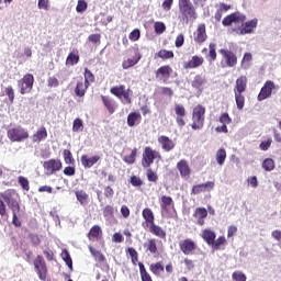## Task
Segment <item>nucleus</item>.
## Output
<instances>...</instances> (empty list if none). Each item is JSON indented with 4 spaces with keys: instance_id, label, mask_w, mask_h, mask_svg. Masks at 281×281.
I'll list each match as a JSON object with an SVG mask.
<instances>
[{
    "instance_id": "nucleus-19",
    "label": "nucleus",
    "mask_w": 281,
    "mask_h": 281,
    "mask_svg": "<svg viewBox=\"0 0 281 281\" xmlns=\"http://www.w3.org/2000/svg\"><path fill=\"white\" fill-rule=\"evenodd\" d=\"M158 143L161 145L162 150L166 153H170V150L175 149V142L168 136H160L158 138Z\"/></svg>"
},
{
    "instance_id": "nucleus-37",
    "label": "nucleus",
    "mask_w": 281,
    "mask_h": 281,
    "mask_svg": "<svg viewBox=\"0 0 281 281\" xmlns=\"http://www.w3.org/2000/svg\"><path fill=\"white\" fill-rule=\"evenodd\" d=\"M85 131V123L81 119H75L72 122V133H82Z\"/></svg>"
},
{
    "instance_id": "nucleus-60",
    "label": "nucleus",
    "mask_w": 281,
    "mask_h": 281,
    "mask_svg": "<svg viewBox=\"0 0 281 281\" xmlns=\"http://www.w3.org/2000/svg\"><path fill=\"white\" fill-rule=\"evenodd\" d=\"M247 183L248 186H251V188H258V177L256 176L248 177Z\"/></svg>"
},
{
    "instance_id": "nucleus-35",
    "label": "nucleus",
    "mask_w": 281,
    "mask_h": 281,
    "mask_svg": "<svg viewBox=\"0 0 281 281\" xmlns=\"http://www.w3.org/2000/svg\"><path fill=\"white\" fill-rule=\"evenodd\" d=\"M79 60L80 56L78 54L70 53L66 58V65L68 67H74V65H78Z\"/></svg>"
},
{
    "instance_id": "nucleus-26",
    "label": "nucleus",
    "mask_w": 281,
    "mask_h": 281,
    "mask_svg": "<svg viewBox=\"0 0 281 281\" xmlns=\"http://www.w3.org/2000/svg\"><path fill=\"white\" fill-rule=\"evenodd\" d=\"M43 139H47V130L45 127H40L33 135V142L41 144Z\"/></svg>"
},
{
    "instance_id": "nucleus-31",
    "label": "nucleus",
    "mask_w": 281,
    "mask_h": 281,
    "mask_svg": "<svg viewBox=\"0 0 281 281\" xmlns=\"http://www.w3.org/2000/svg\"><path fill=\"white\" fill-rule=\"evenodd\" d=\"M125 91H126V86L124 85L114 86L110 89V93L119 98V100H122V95Z\"/></svg>"
},
{
    "instance_id": "nucleus-22",
    "label": "nucleus",
    "mask_w": 281,
    "mask_h": 281,
    "mask_svg": "<svg viewBox=\"0 0 281 281\" xmlns=\"http://www.w3.org/2000/svg\"><path fill=\"white\" fill-rule=\"evenodd\" d=\"M207 190H214V182L207 181L206 183L196 184L192 188V194H201Z\"/></svg>"
},
{
    "instance_id": "nucleus-41",
    "label": "nucleus",
    "mask_w": 281,
    "mask_h": 281,
    "mask_svg": "<svg viewBox=\"0 0 281 281\" xmlns=\"http://www.w3.org/2000/svg\"><path fill=\"white\" fill-rule=\"evenodd\" d=\"M89 251H90L91 256H93V258H95V260H98V262H104L105 258H104V255H102V252H100L99 250H95L91 246H89Z\"/></svg>"
},
{
    "instance_id": "nucleus-15",
    "label": "nucleus",
    "mask_w": 281,
    "mask_h": 281,
    "mask_svg": "<svg viewBox=\"0 0 281 281\" xmlns=\"http://www.w3.org/2000/svg\"><path fill=\"white\" fill-rule=\"evenodd\" d=\"M180 250L184 256H192L196 251V243L192 239H184L180 241Z\"/></svg>"
},
{
    "instance_id": "nucleus-27",
    "label": "nucleus",
    "mask_w": 281,
    "mask_h": 281,
    "mask_svg": "<svg viewBox=\"0 0 281 281\" xmlns=\"http://www.w3.org/2000/svg\"><path fill=\"white\" fill-rule=\"evenodd\" d=\"M149 232L158 238H166V231L162 229L160 226H157V224L155 223L149 225Z\"/></svg>"
},
{
    "instance_id": "nucleus-20",
    "label": "nucleus",
    "mask_w": 281,
    "mask_h": 281,
    "mask_svg": "<svg viewBox=\"0 0 281 281\" xmlns=\"http://www.w3.org/2000/svg\"><path fill=\"white\" fill-rule=\"evenodd\" d=\"M170 74H172V68H170V66H162L157 69L156 78L166 82L168 78H170Z\"/></svg>"
},
{
    "instance_id": "nucleus-34",
    "label": "nucleus",
    "mask_w": 281,
    "mask_h": 281,
    "mask_svg": "<svg viewBox=\"0 0 281 281\" xmlns=\"http://www.w3.org/2000/svg\"><path fill=\"white\" fill-rule=\"evenodd\" d=\"M215 159L218 166H223V164H225V159H227V151H225L224 148L218 149L215 154Z\"/></svg>"
},
{
    "instance_id": "nucleus-51",
    "label": "nucleus",
    "mask_w": 281,
    "mask_h": 281,
    "mask_svg": "<svg viewBox=\"0 0 281 281\" xmlns=\"http://www.w3.org/2000/svg\"><path fill=\"white\" fill-rule=\"evenodd\" d=\"M224 244H225V237L221 236L216 240H213V243L211 245H212L213 249L215 251H217V249H220L221 245H224Z\"/></svg>"
},
{
    "instance_id": "nucleus-55",
    "label": "nucleus",
    "mask_w": 281,
    "mask_h": 281,
    "mask_svg": "<svg viewBox=\"0 0 281 281\" xmlns=\"http://www.w3.org/2000/svg\"><path fill=\"white\" fill-rule=\"evenodd\" d=\"M175 111L178 117H186V108L183 105L176 104Z\"/></svg>"
},
{
    "instance_id": "nucleus-23",
    "label": "nucleus",
    "mask_w": 281,
    "mask_h": 281,
    "mask_svg": "<svg viewBox=\"0 0 281 281\" xmlns=\"http://www.w3.org/2000/svg\"><path fill=\"white\" fill-rule=\"evenodd\" d=\"M101 98L105 109L111 115H113V113H115V110L117 109V103L115 102V100L104 95H102Z\"/></svg>"
},
{
    "instance_id": "nucleus-24",
    "label": "nucleus",
    "mask_w": 281,
    "mask_h": 281,
    "mask_svg": "<svg viewBox=\"0 0 281 281\" xmlns=\"http://www.w3.org/2000/svg\"><path fill=\"white\" fill-rule=\"evenodd\" d=\"M142 60V55L138 52L135 53V57L125 59L122 64L123 69H131V67H135L137 63Z\"/></svg>"
},
{
    "instance_id": "nucleus-11",
    "label": "nucleus",
    "mask_w": 281,
    "mask_h": 281,
    "mask_svg": "<svg viewBox=\"0 0 281 281\" xmlns=\"http://www.w3.org/2000/svg\"><path fill=\"white\" fill-rule=\"evenodd\" d=\"M179 10L186 19H192L194 16V5L190 0H179Z\"/></svg>"
},
{
    "instance_id": "nucleus-2",
    "label": "nucleus",
    "mask_w": 281,
    "mask_h": 281,
    "mask_svg": "<svg viewBox=\"0 0 281 281\" xmlns=\"http://www.w3.org/2000/svg\"><path fill=\"white\" fill-rule=\"evenodd\" d=\"M247 89V78L245 76H240L235 83L234 93H235V102L238 111H243L245 106V93Z\"/></svg>"
},
{
    "instance_id": "nucleus-5",
    "label": "nucleus",
    "mask_w": 281,
    "mask_h": 281,
    "mask_svg": "<svg viewBox=\"0 0 281 281\" xmlns=\"http://www.w3.org/2000/svg\"><path fill=\"white\" fill-rule=\"evenodd\" d=\"M7 135L11 142H25L30 137V132L22 126H13L8 130Z\"/></svg>"
},
{
    "instance_id": "nucleus-49",
    "label": "nucleus",
    "mask_w": 281,
    "mask_h": 281,
    "mask_svg": "<svg viewBox=\"0 0 281 281\" xmlns=\"http://www.w3.org/2000/svg\"><path fill=\"white\" fill-rule=\"evenodd\" d=\"M95 80V77L93 76V72L91 70H88L87 68L85 69V83L88 86L90 82H93Z\"/></svg>"
},
{
    "instance_id": "nucleus-39",
    "label": "nucleus",
    "mask_w": 281,
    "mask_h": 281,
    "mask_svg": "<svg viewBox=\"0 0 281 281\" xmlns=\"http://www.w3.org/2000/svg\"><path fill=\"white\" fill-rule=\"evenodd\" d=\"M64 262L69 267L70 269H74V261H71V256L69 255V251L67 249H64L60 255Z\"/></svg>"
},
{
    "instance_id": "nucleus-29",
    "label": "nucleus",
    "mask_w": 281,
    "mask_h": 281,
    "mask_svg": "<svg viewBox=\"0 0 281 281\" xmlns=\"http://www.w3.org/2000/svg\"><path fill=\"white\" fill-rule=\"evenodd\" d=\"M87 89H89V85L78 81L75 88V93L78 95V98H82L85 97V93H87Z\"/></svg>"
},
{
    "instance_id": "nucleus-57",
    "label": "nucleus",
    "mask_w": 281,
    "mask_h": 281,
    "mask_svg": "<svg viewBox=\"0 0 281 281\" xmlns=\"http://www.w3.org/2000/svg\"><path fill=\"white\" fill-rule=\"evenodd\" d=\"M221 124H224L227 126V124H232V117H229V114L223 113L220 117Z\"/></svg>"
},
{
    "instance_id": "nucleus-54",
    "label": "nucleus",
    "mask_w": 281,
    "mask_h": 281,
    "mask_svg": "<svg viewBox=\"0 0 281 281\" xmlns=\"http://www.w3.org/2000/svg\"><path fill=\"white\" fill-rule=\"evenodd\" d=\"M154 27L156 34H164V32H166V24H164V22H156Z\"/></svg>"
},
{
    "instance_id": "nucleus-4",
    "label": "nucleus",
    "mask_w": 281,
    "mask_h": 281,
    "mask_svg": "<svg viewBox=\"0 0 281 281\" xmlns=\"http://www.w3.org/2000/svg\"><path fill=\"white\" fill-rule=\"evenodd\" d=\"M205 124V108L203 105H196L192 111V124L193 131H201Z\"/></svg>"
},
{
    "instance_id": "nucleus-21",
    "label": "nucleus",
    "mask_w": 281,
    "mask_h": 281,
    "mask_svg": "<svg viewBox=\"0 0 281 281\" xmlns=\"http://www.w3.org/2000/svg\"><path fill=\"white\" fill-rule=\"evenodd\" d=\"M100 161V156L95 155V156H87L83 155L81 156V166H83V168H93V166H95V164H98Z\"/></svg>"
},
{
    "instance_id": "nucleus-44",
    "label": "nucleus",
    "mask_w": 281,
    "mask_h": 281,
    "mask_svg": "<svg viewBox=\"0 0 281 281\" xmlns=\"http://www.w3.org/2000/svg\"><path fill=\"white\" fill-rule=\"evenodd\" d=\"M135 157H137L136 148L132 149L131 154L123 158V161H125V164H130V165L135 164Z\"/></svg>"
},
{
    "instance_id": "nucleus-64",
    "label": "nucleus",
    "mask_w": 281,
    "mask_h": 281,
    "mask_svg": "<svg viewBox=\"0 0 281 281\" xmlns=\"http://www.w3.org/2000/svg\"><path fill=\"white\" fill-rule=\"evenodd\" d=\"M47 82H48V87H58L60 85V82L56 77H49Z\"/></svg>"
},
{
    "instance_id": "nucleus-61",
    "label": "nucleus",
    "mask_w": 281,
    "mask_h": 281,
    "mask_svg": "<svg viewBox=\"0 0 281 281\" xmlns=\"http://www.w3.org/2000/svg\"><path fill=\"white\" fill-rule=\"evenodd\" d=\"M139 36H140L139 30L136 29V30H134L133 32L130 33L128 38H130V41L135 42V41H139Z\"/></svg>"
},
{
    "instance_id": "nucleus-9",
    "label": "nucleus",
    "mask_w": 281,
    "mask_h": 281,
    "mask_svg": "<svg viewBox=\"0 0 281 281\" xmlns=\"http://www.w3.org/2000/svg\"><path fill=\"white\" fill-rule=\"evenodd\" d=\"M33 265L40 280L45 281L47 278V265L45 263L43 256L38 255L35 258Z\"/></svg>"
},
{
    "instance_id": "nucleus-1",
    "label": "nucleus",
    "mask_w": 281,
    "mask_h": 281,
    "mask_svg": "<svg viewBox=\"0 0 281 281\" xmlns=\"http://www.w3.org/2000/svg\"><path fill=\"white\" fill-rule=\"evenodd\" d=\"M5 205L12 212V223L15 227H21V215L23 211H21V199L19 198V193L13 189H8L4 192H0V216H8V211Z\"/></svg>"
},
{
    "instance_id": "nucleus-12",
    "label": "nucleus",
    "mask_w": 281,
    "mask_h": 281,
    "mask_svg": "<svg viewBox=\"0 0 281 281\" xmlns=\"http://www.w3.org/2000/svg\"><path fill=\"white\" fill-rule=\"evenodd\" d=\"M273 89H276V83L271 80L266 81L258 94V101L262 102V100H267V98H271V94L273 93Z\"/></svg>"
},
{
    "instance_id": "nucleus-43",
    "label": "nucleus",
    "mask_w": 281,
    "mask_h": 281,
    "mask_svg": "<svg viewBox=\"0 0 281 281\" xmlns=\"http://www.w3.org/2000/svg\"><path fill=\"white\" fill-rule=\"evenodd\" d=\"M262 168L266 169L268 172H271L276 168V162L271 158H267L262 162Z\"/></svg>"
},
{
    "instance_id": "nucleus-40",
    "label": "nucleus",
    "mask_w": 281,
    "mask_h": 281,
    "mask_svg": "<svg viewBox=\"0 0 281 281\" xmlns=\"http://www.w3.org/2000/svg\"><path fill=\"white\" fill-rule=\"evenodd\" d=\"M75 194H76L77 201H79L81 205H87V201L89 199V194H87V192L76 191Z\"/></svg>"
},
{
    "instance_id": "nucleus-8",
    "label": "nucleus",
    "mask_w": 281,
    "mask_h": 281,
    "mask_svg": "<svg viewBox=\"0 0 281 281\" xmlns=\"http://www.w3.org/2000/svg\"><path fill=\"white\" fill-rule=\"evenodd\" d=\"M18 87L22 95L30 93L34 87V76L32 74L25 75L21 80L18 81Z\"/></svg>"
},
{
    "instance_id": "nucleus-47",
    "label": "nucleus",
    "mask_w": 281,
    "mask_h": 281,
    "mask_svg": "<svg viewBox=\"0 0 281 281\" xmlns=\"http://www.w3.org/2000/svg\"><path fill=\"white\" fill-rule=\"evenodd\" d=\"M100 234H102V228H100V226H93L88 234V238H90V240L92 238H98Z\"/></svg>"
},
{
    "instance_id": "nucleus-28",
    "label": "nucleus",
    "mask_w": 281,
    "mask_h": 281,
    "mask_svg": "<svg viewBox=\"0 0 281 281\" xmlns=\"http://www.w3.org/2000/svg\"><path fill=\"white\" fill-rule=\"evenodd\" d=\"M194 217L198 220V225H203L205 223L204 220L207 217V210L196 209L194 213Z\"/></svg>"
},
{
    "instance_id": "nucleus-7",
    "label": "nucleus",
    "mask_w": 281,
    "mask_h": 281,
    "mask_svg": "<svg viewBox=\"0 0 281 281\" xmlns=\"http://www.w3.org/2000/svg\"><path fill=\"white\" fill-rule=\"evenodd\" d=\"M155 159H161V155H159V151H157L150 147H145V149L143 151V159H142L143 168H150V166H153Z\"/></svg>"
},
{
    "instance_id": "nucleus-6",
    "label": "nucleus",
    "mask_w": 281,
    "mask_h": 281,
    "mask_svg": "<svg viewBox=\"0 0 281 281\" xmlns=\"http://www.w3.org/2000/svg\"><path fill=\"white\" fill-rule=\"evenodd\" d=\"M220 54L222 55L221 66L223 69L227 67L232 68L238 65V57L234 54V52L222 48L220 49Z\"/></svg>"
},
{
    "instance_id": "nucleus-63",
    "label": "nucleus",
    "mask_w": 281,
    "mask_h": 281,
    "mask_svg": "<svg viewBox=\"0 0 281 281\" xmlns=\"http://www.w3.org/2000/svg\"><path fill=\"white\" fill-rule=\"evenodd\" d=\"M147 179L148 181H157V173L155 171H153L151 169L147 170Z\"/></svg>"
},
{
    "instance_id": "nucleus-50",
    "label": "nucleus",
    "mask_w": 281,
    "mask_h": 281,
    "mask_svg": "<svg viewBox=\"0 0 281 281\" xmlns=\"http://www.w3.org/2000/svg\"><path fill=\"white\" fill-rule=\"evenodd\" d=\"M49 0H38L37 1V8L38 10H44L47 12L49 10Z\"/></svg>"
},
{
    "instance_id": "nucleus-32",
    "label": "nucleus",
    "mask_w": 281,
    "mask_h": 281,
    "mask_svg": "<svg viewBox=\"0 0 281 281\" xmlns=\"http://www.w3.org/2000/svg\"><path fill=\"white\" fill-rule=\"evenodd\" d=\"M143 218L147 223V225H153L155 223V214H153V210L145 209L143 210Z\"/></svg>"
},
{
    "instance_id": "nucleus-17",
    "label": "nucleus",
    "mask_w": 281,
    "mask_h": 281,
    "mask_svg": "<svg viewBox=\"0 0 281 281\" xmlns=\"http://www.w3.org/2000/svg\"><path fill=\"white\" fill-rule=\"evenodd\" d=\"M205 63V59L203 57L194 55L189 61L183 64L184 69H198V67H201Z\"/></svg>"
},
{
    "instance_id": "nucleus-3",
    "label": "nucleus",
    "mask_w": 281,
    "mask_h": 281,
    "mask_svg": "<svg viewBox=\"0 0 281 281\" xmlns=\"http://www.w3.org/2000/svg\"><path fill=\"white\" fill-rule=\"evenodd\" d=\"M159 203L161 216L164 218H172L177 215V211L175 210V201L172 200V198L168 195H162L159 199Z\"/></svg>"
},
{
    "instance_id": "nucleus-58",
    "label": "nucleus",
    "mask_w": 281,
    "mask_h": 281,
    "mask_svg": "<svg viewBox=\"0 0 281 281\" xmlns=\"http://www.w3.org/2000/svg\"><path fill=\"white\" fill-rule=\"evenodd\" d=\"M215 8H216V10L222 11V13H225V12L232 10V5L225 4V3H223V2L220 3V4H216Z\"/></svg>"
},
{
    "instance_id": "nucleus-14",
    "label": "nucleus",
    "mask_w": 281,
    "mask_h": 281,
    "mask_svg": "<svg viewBox=\"0 0 281 281\" xmlns=\"http://www.w3.org/2000/svg\"><path fill=\"white\" fill-rule=\"evenodd\" d=\"M256 27H258V19H252L247 21L239 27V34L245 36L246 34H254L256 32Z\"/></svg>"
},
{
    "instance_id": "nucleus-52",
    "label": "nucleus",
    "mask_w": 281,
    "mask_h": 281,
    "mask_svg": "<svg viewBox=\"0 0 281 281\" xmlns=\"http://www.w3.org/2000/svg\"><path fill=\"white\" fill-rule=\"evenodd\" d=\"M209 57H210V60H216V44L214 43H211L209 45Z\"/></svg>"
},
{
    "instance_id": "nucleus-53",
    "label": "nucleus",
    "mask_w": 281,
    "mask_h": 281,
    "mask_svg": "<svg viewBox=\"0 0 281 281\" xmlns=\"http://www.w3.org/2000/svg\"><path fill=\"white\" fill-rule=\"evenodd\" d=\"M232 278L235 281H247V276L240 271L233 272Z\"/></svg>"
},
{
    "instance_id": "nucleus-36",
    "label": "nucleus",
    "mask_w": 281,
    "mask_h": 281,
    "mask_svg": "<svg viewBox=\"0 0 281 281\" xmlns=\"http://www.w3.org/2000/svg\"><path fill=\"white\" fill-rule=\"evenodd\" d=\"M149 269L151 273H154V276H157L159 278L164 271V265H161V262L151 263L149 266Z\"/></svg>"
},
{
    "instance_id": "nucleus-59",
    "label": "nucleus",
    "mask_w": 281,
    "mask_h": 281,
    "mask_svg": "<svg viewBox=\"0 0 281 281\" xmlns=\"http://www.w3.org/2000/svg\"><path fill=\"white\" fill-rule=\"evenodd\" d=\"M183 43H186V37L183 36V34H179L175 42L176 47H183Z\"/></svg>"
},
{
    "instance_id": "nucleus-18",
    "label": "nucleus",
    "mask_w": 281,
    "mask_h": 281,
    "mask_svg": "<svg viewBox=\"0 0 281 281\" xmlns=\"http://www.w3.org/2000/svg\"><path fill=\"white\" fill-rule=\"evenodd\" d=\"M194 41L199 45L205 43L207 41V33L205 32V24L198 25V29L195 31Z\"/></svg>"
},
{
    "instance_id": "nucleus-13",
    "label": "nucleus",
    "mask_w": 281,
    "mask_h": 281,
    "mask_svg": "<svg viewBox=\"0 0 281 281\" xmlns=\"http://www.w3.org/2000/svg\"><path fill=\"white\" fill-rule=\"evenodd\" d=\"M43 168L45 170V175H47L49 177V176L54 175L55 172H58V170H60V168H63V164L60 162V160L50 159V160L44 162Z\"/></svg>"
},
{
    "instance_id": "nucleus-16",
    "label": "nucleus",
    "mask_w": 281,
    "mask_h": 281,
    "mask_svg": "<svg viewBox=\"0 0 281 281\" xmlns=\"http://www.w3.org/2000/svg\"><path fill=\"white\" fill-rule=\"evenodd\" d=\"M207 83L205 75H195L191 81V87L196 89L198 93H203V87Z\"/></svg>"
},
{
    "instance_id": "nucleus-33",
    "label": "nucleus",
    "mask_w": 281,
    "mask_h": 281,
    "mask_svg": "<svg viewBox=\"0 0 281 281\" xmlns=\"http://www.w3.org/2000/svg\"><path fill=\"white\" fill-rule=\"evenodd\" d=\"M139 120H142V114L137 112H132L127 115V125L135 126V124L139 122Z\"/></svg>"
},
{
    "instance_id": "nucleus-38",
    "label": "nucleus",
    "mask_w": 281,
    "mask_h": 281,
    "mask_svg": "<svg viewBox=\"0 0 281 281\" xmlns=\"http://www.w3.org/2000/svg\"><path fill=\"white\" fill-rule=\"evenodd\" d=\"M146 251L149 254H157V241L155 239H149L144 244Z\"/></svg>"
},
{
    "instance_id": "nucleus-30",
    "label": "nucleus",
    "mask_w": 281,
    "mask_h": 281,
    "mask_svg": "<svg viewBox=\"0 0 281 281\" xmlns=\"http://www.w3.org/2000/svg\"><path fill=\"white\" fill-rule=\"evenodd\" d=\"M202 238L207 243V245H212L214 240H216V233L212 229H204L202 233Z\"/></svg>"
},
{
    "instance_id": "nucleus-45",
    "label": "nucleus",
    "mask_w": 281,
    "mask_h": 281,
    "mask_svg": "<svg viewBox=\"0 0 281 281\" xmlns=\"http://www.w3.org/2000/svg\"><path fill=\"white\" fill-rule=\"evenodd\" d=\"M251 53H246L241 59V67L243 69H249V66L251 64Z\"/></svg>"
},
{
    "instance_id": "nucleus-56",
    "label": "nucleus",
    "mask_w": 281,
    "mask_h": 281,
    "mask_svg": "<svg viewBox=\"0 0 281 281\" xmlns=\"http://www.w3.org/2000/svg\"><path fill=\"white\" fill-rule=\"evenodd\" d=\"M87 10V1L85 0H79L77 3L76 11L79 13H82Z\"/></svg>"
},
{
    "instance_id": "nucleus-42",
    "label": "nucleus",
    "mask_w": 281,
    "mask_h": 281,
    "mask_svg": "<svg viewBox=\"0 0 281 281\" xmlns=\"http://www.w3.org/2000/svg\"><path fill=\"white\" fill-rule=\"evenodd\" d=\"M158 58H162V60H167L168 58H175V53L172 50L161 49L157 53Z\"/></svg>"
},
{
    "instance_id": "nucleus-25",
    "label": "nucleus",
    "mask_w": 281,
    "mask_h": 281,
    "mask_svg": "<svg viewBox=\"0 0 281 281\" xmlns=\"http://www.w3.org/2000/svg\"><path fill=\"white\" fill-rule=\"evenodd\" d=\"M177 168L181 177H190V166H188V161H186V159L180 160L177 164Z\"/></svg>"
},
{
    "instance_id": "nucleus-62",
    "label": "nucleus",
    "mask_w": 281,
    "mask_h": 281,
    "mask_svg": "<svg viewBox=\"0 0 281 281\" xmlns=\"http://www.w3.org/2000/svg\"><path fill=\"white\" fill-rule=\"evenodd\" d=\"M64 159L66 164H71V161H74V157L71 156V151L69 149L64 150Z\"/></svg>"
},
{
    "instance_id": "nucleus-48",
    "label": "nucleus",
    "mask_w": 281,
    "mask_h": 281,
    "mask_svg": "<svg viewBox=\"0 0 281 281\" xmlns=\"http://www.w3.org/2000/svg\"><path fill=\"white\" fill-rule=\"evenodd\" d=\"M131 95H133V90H131V89L125 90V92L122 94L121 102L123 104H131V102H132Z\"/></svg>"
},
{
    "instance_id": "nucleus-10",
    "label": "nucleus",
    "mask_w": 281,
    "mask_h": 281,
    "mask_svg": "<svg viewBox=\"0 0 281 281\" xmlns=\"http://www.w3.org/2000/svg\"><path fill=\"white\" fill-rule=\"evenodd\" d=\"M245 21H247V16L245 14L235 12L225 16L222 21V25H224V27H229L233 23H245Z\"/></svg>"
},
{
    "instance_id": "nucleus-46",
    "label": "nucleus",
    "mask_w": 281,
    "mask_h": 281,
    "mask_svg": "<svg viewBox=\"0 0 281 281\" xmlns=\"http://www.w3.org/2000/svg\"><path fill=\"white\" fill-rule=\"evenodd\" d=\"M18 183L21 186V188L23 190H25L26 192L30 191V180H27V178L20 176L18 178Z\"/></svg>"
}]
</instances>
